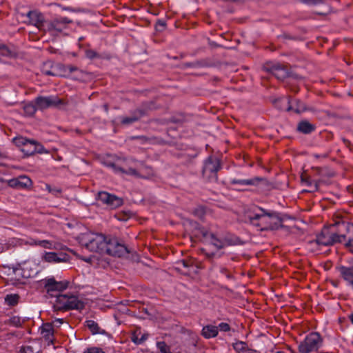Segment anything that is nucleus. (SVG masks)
<instances>
[{
	"mask_svg": "<svg viewBox=\"0 0 353 353\" xmlns=\"http://www.w3.org/2000/svg\"><path fill=\"white\" fill-rule=\"evenodd\" d=\"M42 259L48 263H61L67 261V255L65 254H58L56 252H47L42 256Z\"/></svg>",
	"mask_w": 353,
	"mask_h": 353,
	"instance_id": "a211bd4d",
	"label": "nucleus"
},
{
	"mask_svg": "<svg viewBox=\"0 0 353 353\" xmlns=\"http://www.w3.org/2000/svg\"><path fill=\"white\" fill-rule=\"evenodd\" d=\"M117 174H125L138 178L145 177V171L149 169L143 162L132 157H117L114 161L105 162Z\"/></svg>",
	"mask_w": 353,
	"mask_h": 353,
	"instance_id": "f03ea898",
	"label": "nucleus"
},
{
	"mask_svg": "<svg viewBox=\"0 0 353 353\" xmlns=\"http://www.w3.org/2000/svg\"><path fill=\"white\" fill-rule=\"evenodd\" d=\"M85 326L90 330L92 334H104L105 331L102 330L97 322L93 320H87L85 322Z\"/></svg>",
	"mask_w": 353,
	"mask_h": 353,
	"instance_id": "393cba45",
	"label": "nucleus"
},
{
	"mask_svg": "<svg viewBox=\"0 0 353 353\" xmlns=\"http://www.w3.org/2000/svg\"><path fill=\"white\" fill-rule=\"evenodd\" d=\"M323 343V339L318 332H312L306 336L299 345L300 353H310L317 351Z\"/></svg>",
	"mask_w": 353,
	"mask_h": 353,
	"instance_id": "39448f33",
	"label": "nucleus"
},
{
	"mask_svg": "<svg viewBox=\"0 0 353 353\" xmlns=\"http://www.w3.org/2000/svg\"><path fill=\"white\" fill-rule=\"evenodd\" d=\"M137 120V119L134 117H125L122 119L121 123L123 124H130V123H134Z\"/></svg>",
	"mask_w": 353,
	"mask_h": 353,
	"instance_id": "58836bf2",
	"label": "nucleus"
},
{
	"mask_svg": "<svg viewBox=\"0 0 353 353\" xmlns=\"http://www.w3.org/2000/svg\"><path fill=\"white\" fill-rule=\"evenodd\" d=\"M83 353H105L101 348L97 347H91L87 348Z\"/></svg>",
	"mask_w": 353,
	"mask_h": 353,
	"instance_id": "c9c22d12",
	"label": "nucleus"
},
{
	"mask_svg": "<svg viewBox=\"0 0 353 353\" xmlns=\"http://www.w3.org/2000/svg\"><path fill=\"white\" fill-rule=\"evenodd\" d=\"M245 353H259L256 350L248 348Z\"/></svg>",
	"mask_w": 353,
	"mask_h": 353,
	"instance_id": "de8ad7c7",
	"label": "nucleus"
},
{
	"mask_svg": "<svg viewBox=\"0 0 353 353\" xmlns=\"http://www.w3.org/2000/svg\"><path fill=\"white\" fill-rule=\"evenodd\" d=\"M205 256L208 258V259H211L213 256H214V254L213 253H205Z\"/></svg>",
	"mask_w": 353,
	"mask_h": 353,
	"instance_id": "603ef678",
	"label": "nucleus"
},
{
	"mask_svg": "<svg viewBox=\"0 0 353 353\" xmlns=\"http://www.w3.org/2000/svg\"><path fill=\"white\" fill-rule=\"evenodd\" d=\"M83 260L86 262L91 263L92 258V257L83 258Z\"/></svg>",
	"mask_w": 353,
	"mask_h": 353,
	"instance_id": "3c124183",
	"label": "nucleus"
},
{
	"mask_svg": "<svg viewBox=\"0 0 353 353\" xmlns=\"http://www.w3.org/2000/svg\"><path fill=\"white\" fill-rule=\"evenodd\" d=\"M323 0H308V3L311 4H318L323 3Z\"/></svg>",
	"mask_w": 353,
	"mask_h": 353,
	"instance_id": "c03bdc74",
	"label": "nucleus"
},
{
	"mask_svg": "<svg viewBox=\"0 0 353 353\" xmlns=\"http://www.w3.org/2000/svg\"><path fill=\"white\" fill-rule=\"evenodd\" d=\"M339 271L341 276L347 282V283L353 287V263L349 267H340Z\"/></svg>",
	"mask_w": 353,
	"mask_h": 353,
	"instance_id": "6ab92c4d",
	"label": "nucleus"
},
{
	"mask_svg": "<svg viewBox=\"0 0 353 353\" xmlns=\"http://www.w3.org/2000/svg\"><path fill=\"white\" fill-rule=\"evenodd\" d=\"M46 292L52 296H58L57 293L63 291L68 287V281H57L54 277H48L41 281Z\"/></svg>",
	"mask_w": 353,
	"mask_h": 353,
	"instance_id": "0eeeda50",
	"label": "nucleus"
},
{
	"mask_svg": "<svg viewBox=\"0 0 353 353\" xmlns=\"http://www.w3.org/2000/svg\"><path fill=\"white\" fill-rule=\"evenodd\" d=\"M192 271L190 270H188L187 272L190 273Z\"/></svg>",
	"mask_w": 353,
	"mask_h": 353,
	"instance_id": "4d7b16f0",
	"label": "nucleus"
},
{
	"mask_svg": "<svg viewBox=\"0 0 353 353\" xmlns=\"http://www.w3.org/2000/svg\"><path fill=\"white\" fill-rule=\"evenodd\" d=\"M157 347L159 350L158 353H172L170 347L163 341L157 342Z\"/></svg>",
	"mask_w": 353,
	"mask_h": 353,
	"instance_id": "2f4dec72",
	"label": "nucleus"
},
{
	"mask_svg": "<svg viewBox=\"0 0 353 353\" xmlns=\"http://www.w3.org/2000/svg\"><path fill=\"white\" fill-rule=\"evenodd\" d=\"M30 22L35 26L40 31L43 32L44 24L47 23L48 20H45L43 14L36 10L29 11L27 14Z\"/></svg>",
	"mask_w": 353,
	"mask_h": 353,
	"instance_id": "2eb2a0df",
	"label": "nucleus"
},
{
	"mask_svg": "<svg viewBox=\"0 0 353 353\" xmlns=\"http://www.w3.org/2000/svg\"><path fill=\"white\" fill-rule=\"evenodd\" d=\"M278 108L286 111L293 110L301 113L307 110L305 105L300 101H291L288 98H281L274 101Z\"/></svg>",
	"mask_w": 353,
	"mask_h": 353,
	"instance_id": "9b49d317",
	"label": "nucleus"
},
{
	"mask_svg": "<svg viewBox=\"0 0 353 353\" xmlns=\"http://www.w3.org/2000/svg\"><path fill=\"white\" fill-rule=\"evenodd\" d=\"M39 351V349L35 347L33 345L22 346L20 350L21 353H37Z\"/></svg>",
	"mask_w": 353,
	"mask_h": 353,
	"instance_id": "473e14b6",
	"label": "nucleus"
},
{
	"mask_svg": "<svg viewBox=\"0 0 353 353\" xmlns=\"http://www.w3.org/2000/svg\"><path fill=\"white\" fill-rule=\"evenodd\" d=\"M289 350L290 351L291 353H296L294 350L291 348H289Z\"/></svg>",
	"mask_w": 353,
	"mask_h": 353,
	"instance_id": "6e6d98bb",
	"label": "nucleus"
},
{
	"mask_svg": "<svg viewBox=\"0 0 353 353\" xmlns=\"http://www.w3.org/2000/svg\"><path fill=\"white\" fill-rule=\"evenodd\" d=\"M81 245L91 252L105 253L107 254L121 257L130 252L128 249L110 236L101 233L87 232L80 237Z\"/></svg>",
	"mask_w": 353,
	"mask_h": 353,
	"instance_id": "f257e3e1",
	"label": "nucleus"
},
{
	"mask_svg": "<svg viewBox=\"0 0 353 353\" xmlns=\"http://www.w3.org/2000/svg\"><path fill=\"white\" fill-rule=\"evenodd\" d=\"M5 301L8 305H14L18 303L19 296L17 294L7 295Z\"/></svg>",
	"mask_w": 353,
	"mask_h": 353,
	"instance_id": "72a5a7b5",
	"label": "nucleus"
},
{
	"mask_svg": "<svg viewBox=\"0 0 353 353\" xmlns=\"http://www.w3.org/2000/svg\"><path fill=\"white\" fill-rule=\"evenodd\" d=\"M46 190L51 194H54V195H58L59 194L61 193V190L60 189H58L57 188H52L51 186H50L49 185H46Z\"/></svg>",
	"mask_w": 353,
	"mask_h": 353,
	"instance_id": "4c0bfd02",
	"label": "nucleus"
},
{
	"mask_svg": "<svg viewBox=\"0 0 353 353\" xmlns=\"http://www.w3.org/2000/svg\"><path fill=\"white\" fill-rule=\"evenodd\" d=\"M139 334H141V332L136 331L132 334V335L131 336V340L136 344L141 343L142 339H140Z\"/></svg>",
	"mask_w": 353,
	"mask_h": 353,
	"instance_id": "f704fd0d",
	"label": "nucleus"
},
{
	"mask_svg": "<svg viewBox=\"0 0 353 353\" xmlns=\"http://www.w3.org/2000/svg\"><path fill=\"white\" fill-rule=\"evenodd\" d=\"M217 334L218 327L212 325H206L202 330V335L206 339L214 338Z\"/></svg>",
	"mask_w": 353,
	"mask_h": 353,
	"instance_id": "5701e85b",
	"label": "nucleus"
},
{
	"mask_svg": "<svg viewBox=\"0 0 353 353\" xmlns=\"http://www.w3.org/2000/svg\"><path fill=\"white\" fill-rule=\"evenodd\" d=\"M233 347L239 353H245L248 350V345L245 343L238 341L233 344Z\"/></svg>",
	"mask_w": 353,
	"mask_h": 353,
	"instance_id": "c756f323",
	"label": "nucleus"
},
{
	"mask_svg": "<svg viewBox=\"0 0 353 353\" xmlns=\"http://www.w3.org/2000/svg\"><path fill=\"white\" fill-rule=\"evenodd\" d=\"M43 73L47 75H54V73L52 71L46 69H43Z\"/></svg>",
	"mask_w": 353,
	"mask_h": 353,
	"instance_id": "a18cd8bd",
	"label": "nucleus"
},
{
	"mask_svg": "<svg viewBox=\"0 0 353 353\" xmlns=\"http://www.w3.org/2000/svg\"><path fill=\"white\" fill-rule=\"evenodd\" d=\"M301 181L303 184L312 188L313 191H316L319 188V182L314 181V183H313L312 181L310 180V179L307 176L302 175Z\"/></svg>",
	"mask_w": 353,
	"mask_h": 353,
	"instance_id": "c85d7f7f",
	"label": "nucleus"
},
{
	"mask_svg": "<svg viewBox=\"0 0 353 353\" xmlns=\"http://www.w3.org/2000/svg\"><path fill=\"white\" fill-rule=\"evenodd\" d=\"M261 180L259 178H252L248 179H232L230 183L234 185H254Z\"/></svg>",
	"mask_w": 353,
	"mask_h": 353,
	"instance_id": "b1692460",
	"label": "nucleus"
},
{
	"mask_svg": "<svg viewBox=\"0 0 353 353\" xmlns=\"http://www.w3.org/2000/svg\"><path fill=\"white\" fill-rule=\"evenodd\" d=\"M8 183L11 187L23 189L30 187L32 185V181L26 176H20L19 177L10 180Z\"/></svg>",
	"mask_w": 353,
	"mask_h": 353,
	"instance_id": "f3484780",
	"label": "nucleus"
},
{
	"mask_svg": "<svg viewBox=\"0 0 353 353\" xmlns=\"http://www.w3.org/2000/svg\"><path fill=\"white\" fill-rule=\"evenodd\" d=\"M178 265L179 266L182 265L183 268H188V269L193 268H194L190 263H189L188 261H184V260H182V261H179L178 263Z\"/></svg>",
	"mask_w": 353,
	"mask_h": 353,
	"instance_id": "79ce46f5",
	"label": "nucleus"
},
{
	"mask_svg": "<svg viewBox=\"0 0 353 353\" xmlns=\"http://www.w3.org/2000/svg\"><path fill=\"white\" fill-rule=\"evenodd\" d=\"M13 143L27 156L32 155L37 152L40 154L47 152L42 145L34 140L28 139L23 137H14Z\"/></svg>",
	"mask_w": 353,
	"mask_h": 353,
	"instance_id": "20e7f679",
	"label": "nucleus"
},
{
	"mask_svg": "<svg viewBox=\"0 0 353 353\" xmlns=\"http://www.w3.org/2000/svg\"><path fill=\"white\" fill-rule=\"evenodd\" d=\"M41 334L48 341V343L53 342V327L52 324H43L41 328Z\"/></svg>",
	"mask_w": 353,
	"mask_h": 353,
	"instance_id": "412c9836",
	"label": "nucleus"
},
{
	"mask_svg": "<svg viewBox=\"0 0 353 353\" xmlns=\"http://www.w3.org/2000/svg\"><path fill=\"white\" fill-rule=\"evenodd\" d=\"M23 323V320H22L19 316H11L6 323L9 324L10 325L14 327H19Z\"/></svg>",
	"mask_w": 353,
	"mask_h": 353,
	"instance_id": "7c9ffc66",
	"label": "nucleus"
},
{
	"mask_svg": "<svg viewBox=\"0 0 353 353\" xmlns=\"http://www.w3.org/2000/svg\"><path fill=\"white\" fill-rule=\"evenodd\" d=\"M37 239L32 237L21 238L19 239L20 245L37 246Z\"/></svg>",
	"mask_w": 353,
	"mask_h": 353,
	"instance_id": "cd10ccee",
	"label": "nucleus"
},
{
	"mask_svg": "<svg viewBox=\"0 0 353 353\" xmlns=\"http://www.w3.org/2000/svg\"><path fill=\"white\" fill-rule=\"evenodd\" d=\"M221 169L220 161L218 158L209 157L205 161L203 174L210 181L217 180V172Z\"/></svg>",
	"mask_w": 353,
	"mask_h": 353,
	"instance_id": "423d86ee",
	"label": "nucleus"
},
{
	"mask_svg": "<svg viewBox=\"0 0 353 353\" xmlns=\"http://www.w3.org/2000/svg\"><path fill=\"white\" fill-rule=\"evenodd\" d=\"M216 327H218V331L220 330L221 332H228L230 330V326L226 323H221Z\"/></svg>",
	"mask_w": 353,
	"mask_h": 353,
	"instance_id": "e433bc0d",
	"label": "nucleus"
},
{
	"mask_svg": "<svg viewBox=\"0 0 353 353\" xmlns=\"http://www.w3.org/2000/svg\"><path fill=\"white\" fill-rule=\"evenodd\" d=\"M76 70H77V68H74V67H70V72H72V71Z\"/></svg>",
	"mask_w": 353,
	"mask_h": 353,
	"instance_id": "5fc2aeb1",
	"label": "nucleus"
},
{
	"mask_svg": "<svg viewBox=\"0 0 353 353\" xmlns=\"http://www.w3.org/2000/svg\"><path fill=\"white\" fill-rule=\"evenodd\" d=\"M271 72L279 80H282L288 76L287 70L280 64L273 65Z\"/></svg>",
	"mask_w": 353,
	"mask_h": 353,
	"instance_id": "4be33fe9",
	"label": "nucleus"
},
{
	"mask_svg": "<svg viewBox=\"0 0 353 353\" xmlns=\"http://www.w3.org/2000/svg\"><path fill=\"white\" fill-rule=\"evenodd\" d=\"M85 55L89 59H94L97 57V52L92 50H87L85 51Z\"/></svg>",
	"mask_w": 353,
	"mask_h": 353,
	"instance_id": "a19ab883",
	"label": "nucleus"
},
{
	"mask_svg": "<svg viewBox=\"0 0 353 353\" xmlns=\"http://www.w3.org/2000/svg\"><path fill=\"white\" fill-rule=\"evenodd\" d=\"M37 246H39L44 249L54 250L57 249V243L50 240L37 239Z\"/></svg>",
	"mask_w": 353,
	"mask_h": 353,
	"instance_id": "bb28decb",
	"label": "nucleus"
},
{
	"mask_svg": "<svg viewBox=\"0 0 353 353\" xmlns=\"http://www.w3.org/2000/svg\"><path fill=\"white\" fill-rule=\"evenodd\" d=\"M165 23L163 21H159L156 24V29L158 31H163L165 29Z\"/></svg>",
	"mask_w": 353,
	"mask_h": 353,
	"instance_id": "ea45409f",
	"label": "nucleus"
},
{
	"mask_svg": "<svg viewBox=\"0 0 353 353\" xmlns=\"http://www.w3.org/2000/svg\"><path fill=\"white\" fill-rule=\"evenodd\" d=\"M25 109L29 114H33L35 111V108L31 105H27Z\"/></svg>",
	"mask_w": 353,
	"mask_h": 353,
	"instance_id": "37998d69",
	"label": "nucleus"
},
{
	"mask_svg": "<svg viewBox=\"0 0 353 353\" xmlns=\"http://www.w3.org/2000/svg\"><path fill=\"white\" fill-rule=\"evenodd\" d=\"M345 239V235L330 232L328 229H324L321 234L316 237V243L322 245H332L336 243H341Z\"/></svg>",
	"mask_w": 353,
	"mask_h": 353,
	"instance_id": "9d476101",
	"label": "nucleus"
},
{
	"mask_svg": "<svg viewBox=\"0 0 353 353\" xmlns=\"http://www.w3.org/2000/svg\"><path fill=\"white\" fill-rule=\"evenodd\" d=\"M147 338H148V334H142L141 336L139 339H142L141 340V343L143 342H144L147 339Z\"/></svg>",
	"mask_w": 353,
	"mask_h": 353,
	"instance_id": "49530a36",
	"label": "nucleus"
},
{
	"mask_svg": "<svg viewBox=\"0 0 353 353\" xmlns=\"http://www.w3.org/2000/svg\"><path fill=\"white\" fill-rule=\"evenodd\" d=\"M282 220L275 212H268L265 210L261 217V222L256 223L262 230H276L281 226Z\"/></svg>",
	"mask_w": 353,
	"mask_h": 353,
	"instance_id": "6e6552de",
	"label": "nucleus"
},
{
	"mask_svg": "<svg viewBox=\"0 0 353 353\" xmlns=\"http://www.w3.org/2000/svg\"><path fill=\"white\" fill-rule=\"evenodd\" d=\"M203 236L204 238V241L206 243L212 244L216 249H222L226 246L231 245V241L228 238H223L218 236L216 234L210 232H203Z\"/></svg>",
	"mask_w": 353,
	"mask_h": 353,
	"instance_id": "f8f14e48",
	"label": "nucleus"
},
{
	"mask_svg": "<svg viewBox=\"0 0 353 353\" xmlns=\"http://www.w3.org/2000/svg\"><path fill=\"white\" fill-rule=\"evenodd\" d=\"M72 22L67 17H58L53 20H48L47 23L43 26L44 27V32H49L52 35H57L61 33L66 28L67 25Z\"/></svg>",
	"mask_w": 353,
	"mask_h": 353,
	"instance_id": "1a4fd4ad",
	"label": "nucleus"
},
{
	"mask_svg": "<svg viewBox=\"0 0 353 353\" xmlns=\"http://www.w3.org/2000/svg\"><path fill=\"white\" fill-rule=\"evenodd\" d=\"M54 307L57 310H81L84 304L77 296L65 294L57 296Z\"/></svg>",
	"mask_w": 353,
	"mask_h": 353,
	"instance_id": "7ed1b4c3",
	"label": "nucleus"
},
{
	"mask_svg": "<svg viewBox=\"0 0 353 353\" xmlns=\"http://www.w3.org/2000/svg\"><path fill=\"white\" fill-rule=\"evenodd\" d=\"M297 128L300 132L304 134H308L314 130L315 125L307 121H303L299 123Z\"/></svg>",
	"mask_w": 353,
	"mask_h": 353,
	"instance_id": "a878e982",
	"label": "nucleus"
},
{
	"mask_svg": "<svg viewBox=\"0 0 353 353\" xmlns=\"http://www.w3.org/2000/svg\"><path fill=\"white\" fill-rule=\"evenodd\" d=\"M220 272L223 274H225L227 276H228V274H226V270L225 268H220Z\"/></svg>",
	"mask_w": 353,
	"mask_h": 353,
	"instance_id": "8fccbe9b",
	"label": "nucleus"
},
{
	"mask_svg": "<svg viewBox=\"0 0 353 353\" xmlns=\"http://www.w3.org/2000/svg\"><path fill=\"white\" fill-rule=\"evenodd\" d=\"M54 323L61 324V323H63V319H56L54 321Z\"/></svg>",
	"mask_w": 353,
	"mask_h": 353,
	"instance_id": "09e8293b",
	"label": "nucleus"
},
{
	"mask_svg": "<svg viewBox=\"0 0 353 353\" xmlns=\"http://www.w3.org/2000/svg\"><path fill=\"white\" fill-rule=\"evenodd\" d=\"M97 198L99 201L106 204L111 208H118L123 204L122 199L106 192H99Z\"/></svg>",
	"mask_w": 353,
	"mask_h": 353,
	"instance_id": "ddd939ff",
	"label": "nucleus"
},
{
	"mask_svg": "<svg viewBox=\"0 0 353 353\" xmlns=\"http://www.w3.org/2000/svg\"><path fill=\"white\" fill-rule=\"evenodd\" d=\"M62 103V101L54 96L39 97L35 99V105L38 109H46L52 106H57Z\"/></svg>",
	"mask_w": 353,
	"mask_h": 353,
	"instance_id": "4468645a",
	"label": "nucleus"
},
{
	"mask_svg": "<svg viewBox=\"0 0 353 353\" xmlns=\"http://www.w3.org/2000/svg\"><path fill=\"white\" fill-rule=\"evenodd\" d=\"M23 272L22 276L25 278H30L33 276L37 273L35 264L32 262H26L23 264L21 268Z\"/></svg>",
	"mask_w": 353,
	"mask_h": 353,
	"instance_id": "aec40b11",
	"label": "nucleus"
},
{
	"mask_svg": "<svg viewBox=\"0 0 353 353\" xmlns=\"http://www.w3.org/2000/svg\"><path fill=\"white\" fill-rule=\"evenodd\" d=\"M351 323L353 324V313L349 316Z\"/></svg>",
	"mask_w": 353,
	"mask_h": 353,
	"instance_id": "864d4df0",
	"label": "nucleus"
},
{
	"mask_svg": "<svg viewBox=\"0 0 353 353\" xmlns=\"http://www.w3.org/2000/svg\"><path fill=\"white\" fill-rule=\"evenodd\" d=\"M265 210L259 207H253L246 212V216L250 222L256 225V223L261 222V217Z\"/></svg>",
	"mask_w": 353,
	"mask_h": 353,
	"instance_id": "dca6fc26",
	"label": "nucleus"
}]
</instances>
